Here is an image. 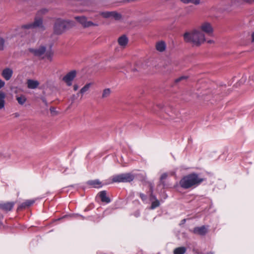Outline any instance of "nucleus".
<instances>
[{"instance_id":"obj_11","label":"nucleus","mask_w":254,"mask_h":254,"mask_svg":"<svg viewBox=\"0 0 254 254\" xmlns=\"http://www.w3.org/2000/svg\"><path fill=\"white\" fill-rule=\"evenodd\" d=\"M13 70L10 68H5L1 72V76L6 80H9L12 77Z\"/></svg>"},{"instance_id":"obj_38","label":"nucleus","mask_w":254,"mask_h":254,"mask_svg":"<svg viewBox=\"0 0 254 254\" xmlns=\"http://www.w3.org/2000/svg\"><path fill=\"white\" fill-rule=\"evenodd\" d=\"M3 218V216L2 214H0V227L2 225V223L1 222Z\"/></svg>"},{"instance_id":"obj_46","label":"nucleus","mask_w":254,"mask_h":254,"mask_svg":"<svg viewBox=\"0 0 254 254\" xmlns=\"http://www.w3.org/2000/svg\"><path fill=\"white\" fill-rule=\"evenodd\" d=\"M18 114L17 113H16L15 114V117H18Z\"/></svg>"},{"instance_id":"obj_7","label":"nucleus","mask_w":254,"mask_h":254,"mask_svg":"<svg viewBox=\"0 0 254 254\" xmlns=\"http://www.w3.org/2000/svg\"><path fill=\"white\" fill-rule=\"evenodd\" d=\"M76 76V71L72 70L67 73L64 77L63 80L66 83V85L70 86L72 84V81Z\"/></svg>"},{"instance_id":"obj_25","label":"nucleus","mask_w":254,"mask_h":254,"mask_svg":"<svg viewBox=\"0 0 254 254\" xmlns=\"http://www.w3.org/2000/svg\"><path fill=\"white\" fill-rule=\"evenodd\" d=\"M160 206V201L158 199L152 201L151 205V209H154Z\"/></svg>"},{"instance_id":"obj_21","label":"nucleus","mask_w":254,"mask_h":254,"mask_svg":"<svg viewBox=\"0 0 254 254\" xmlns=\"http://www.w3.org/2000/svg\"><path fill=\"white\" fill-rule=\"evenodd\" d=\"M91 83H87L85 85H84L80 90L79 93H77V95L79 94H81L83 95L84 93H85L86 92L88 91L91 87Z\"/></svg>"},{"instance_id":"obj_39","label":"nucleus","mask_w":254,"mask_h":254,"mask_svg":"<svg viewBox=\"0 0 254 254\" xmlns=\"http://www.w3.org/2000/svg\"><path fill=\"white\" fill-rule=\"evenodd\" d=\"M251 37H252V42L254 43V31L252 33Z\"/></svg>"},{"instance_id":"obj_19","label":"nucleus","mask_w":254,"mask_h":254,"mask_svg":"<svg viewBox=\"0 0 254 254\" xmlns=\"http://www.w3.org/2000/svg\"><path fill=\"white\" fill-rule=\"evenodd\" d=\"M187 252V248L185 247H180L175 249L173 251L174 254H185Z\"/></svg>"},{"instance_id":"obj_3","label":"nucleus","mask_w":254,"mask_h":254,"mask_svg":"<svg viewBox=\"0 0 254 254\" xmlns=\"http://www.w3.org/2000/svg\"><path fill=\"white\" fill-rule=\"evenodd\" d=\"M135 178V176L130 173H123L114 175L112 177V181L113 183H129L132 181Z\"/></svg>"},{"instance_id":"obj_22","label":"nucleus","mask_w":254,"mask_h":254,"mask_svg":"<svg viewBox=\"0 0 254 254\" xmlns=\"http://www.w3.org/2000/svg\"><path fill=\"white\" fill-rule=\"evenodd\" d=\"M167 177H168V174L167 173H163L161 176L160 178V184H161L164 188L166 187V184L164 180L165 179H166Z\"/></svg>"},{"instance_id":"obj_17","label":"nucleus","mask_w":254,"mask_h":254,"mask_svg":"<svg viewBox=\"0 0 254 254\" xmlns=\"http://www.w3.org/2000/svg\"><path fill=\"white\" fill-rule=\"evenodd\" d=\"M119 44L122 47H125L128 43V39L125 35H123L118 39Z\"/></svg>"},{"instance_id":"obj_41","label":"nucleus","mask_w":254,"mask_h":254,"mask_svg":"<svg viewBox=\"0 0 254 254\" xmlns=\"http://www.w3.org/2000/svg\"><path fill=\"white\" fill-rule=\"evenodd\" d=\"M50 111L52 113H54V112H55L56 111H55V108L54 107H51L50 108Z\"/></svg>"},{"instance_id":"obj_23","label":"nucleus","mask_w":254,"mask_h":254,"mask_svg":"<svg viewBox=\"0 0 254 254\" xmlns=\"http://www.w3.org/2000/svg\"><path fill=\"white\" fill-rule=\"evenodd\" d=\"M16 100L20 105H23L26 101V98L24 95L16 97Z\"/></svg>"},{"instance_id":"obj_10","label":"nucleus","mask_w":254,"mask_h":254,"mask_svg":"<svg viewBox=\"0 0 254 254\" xmlns=\"http://www.w3.org/2000/svg\"><path fill=\"white\" fill-rule=\"evenodd\" d=\"M15 204L14 202L0 203V209L6 212L11 211Z\"/></svg>"},{"instance_id":"obj_35","label":"nucleus","mask_w":254,"mask_h":254,"mask_svg":"<svg viewBox=\"0 0 254 254\" xmlns=\"http://www.w3.org/2000/svg\"><path fill=\"white\" fill-rule=\"evenodd\" d=\"M156 199H157L156 196L155 195H154L153 192L150 193V200L152 201L153 200H154Z\"/></svg>"},{"instance_id":"obj_13","label":"nucleus","mask_w":254,"mask_h":254,"mask_svg":"<svg viewBox=\"0 0 254 254\" xmlns=\"http://www.w3.org/2000/svg\"><path fill=\"white\" fill-rule=\"evenodd\" d=\"M35 201L34 200H26L24 202L21 203L17 207V210H21L22 209H25L27 207H28L32 205Z\"/></svg>"},{"instance_id":"obj_45","label":"nucleus","mask_w":254,"mask_h":254,"mask_svg":"<svg viewBox=\"0 0 254 254\" xmlns=\"http://www.w3.org/2000/svg\"><path fill=\"white\" fill-rule=\"evenodd\" d=\"M207 42L209 43H211L213 42V41H211V40H209V41H207Z\"/></svg>"},{"instance_id":"obj_18","label":"nucleus","mask_w":254,"mask_h":254,"mask_svg":"<svg viewBox=\"0 0 254 254\" xmlns=\"http://www.w3.org/2000/svg\"><path fill=\"white\" fill-rule=\"evenodd\" d=\"M156 49L159 52H163L166 49L165 43L163 41H160L156 43Z\"/></svg>"},{"instance_id":"obj_40","label":"nucleus","mask_w":254,"mask_h":254,"mask_svg":"<svg viewBox=\"0 0 254 254\" xmlns=\"http://www.w3.org/2000/svg\"><path fill=\"white\" fill-rule=\"evenodd\" d=\"M78 89V86L77 84H74L73 85V90L74 91H76Z\"/></svg>"},{"instance_id":"obj_30","label":"nucleus","mask_w":254,"mask_h":254,"mask_svg":"<svg viewBox=\"0 0 254 254\" xmlns=\"http://www.w3.org/2000/svg\"><path fill=\"white\" fill-rule=\"evenodd\" d=\"M112 14V12H104L102 13V15L103 17L105 18H110L111 17Z\"/></svg>"},{"instance_id":"obj_33","label":"nucleus","mask_w":254,"mask_h":254,"mask_svg":"<svg viewBox=\"0 0 254 254\" xmlns=\"http://www.w3.org/2000/svg\"><path fill=\"white\" fill-rule=\"evenodd\" d=\"M48 9L46 8H43L38 12V14H44L48 12Z\"/></svg>"},{"instance_id":"obj_2","label":"nucleus","mask_w":254,"mask_h":254,"mask_svg":"<svg viewBox=\"0 0 254 254\" xmlns=\"http://www.w3.org/2000/svg\"><path fill=\"white\" fill-rule=\"evenodd\" d=\"M184 40L186 42H191L198 46L205 41L204 34L198 30H194L191 32H186L184 34Z\"/></svg>"},{"instance_id":"obj_8","label":"nucleus","mask_w":254,"mask_h":254,"mask_svg":"<svg viewBox=\"0 0 254 254\" xmlns=\"http://www.w3.org/2000/svg\"><path fill=\"white\" fill-rule=\"evenodd\" d=\"M200 29L202 32H205L209 36H211L213 34V28L210 23L208 22L202 23L200 27Z\"/></svg>"},{"instance_id":"obj_42","label":"nucleus","mask_w":254,"mask_h":254,"mask_svg":"<svg viewBox=\"0 0 254 254\" xmlns=\"http://www.w3.org/2000/svg\"><path fill=\"white\" fill-rule=\"evenodd\" d=\"M168 114H169V115L170 117H173V114H175V112H174L173 110H171V114H169V113H168Z\"/></svg>"},{"instance_id":"obj_37","label":"nucleus","mask_w":254,"mask_h":254,"mask_svg":"<svg viewBox=\"0 0 254 254\" xmlns=\"http://www.w3.org/2000/svg\"><path fill=\"white\" fill-rule=\"evenodd\" d=\"M5 85V82L0 79V89L3 87Z\"/></svg>"},{"instance_id":"obj_34","label":"nucleus","mask_w":254,"mask_h":254,"mask_svg":"<svg viewBox=\"0 0 254 254\" xmlns=\"http://www.w3.org/2000/svg\"><path fill=\"white\" fill-rule=\"evenodd\" d=\"M186 78H187V77L186 76H184L180 77L177 78L175 80V82L176 83H178V82H180L181 81H182V80L186 79Z\"/></svg>"},{"instance_id":"obj_29","label":"nucleus","mask_w":254,"mask_h":254,"mask_svg":"<svg viewBox=\"0 0 254 254\" xmlns=\"http://www.w3.org/2000/svg\"><path fill=\"white\" fill-rule=\"evenodd\" d=\"M111 17L114 18L115 20H118L121 18V15L115 11H112Z\"/></svg>"},{"instance_id":"obj_32","label":"nucleus","mask_w":254,"mask_h":254,"mask_svg":"<svg viewBox=\"0 0 254 254\" xmlns=\"http://www.w3.org/2000/svg\"><path fill=\"white\" fill-rule=\"evenodd\" d=\"M139 195L143 201H144L147 199V196L145 194L143 193H139Z\"/></svg>"},{"instance_id":"obj_20","label":"nucleus","mask_w":254,"mask_h":254,"mask_svg":"<svg viewBox=\"0 0 254 254\" xmlns=\"http://www.w3.org/2000/svg\"><path fill=\"white\" fill-rule=\"evenodd\" d=\"M5 97V94L2 92H0V110L4 107Z\"/></svg>"},{"instance_id":"obj_24","label":"nucleus","mask_w":254,"mask_h":254,"mask_svg":"<svg viewBox=\"0 0 254 254\" xmlns=\"http://www.w3.org/2000/svg\"><path fill=\"white\" fill-rule=\"evenodd\" d=\"M111 94V90L109 88H106L104 89L103 91V93L102 95V98H105L110 96Z\"/></svg>"},{"instance_id":"obj_1","label":"nucleus","mask_w":254,"mask_h":254,"mask_svg":"<svg viewBox=\"0 0 254 254\" xmlns=\"http://www.w3.org/2000/svg\"><path fill=\"white\" fill-rule=\"evenodd\" d=\"M203 179L199 177L196 173H191L184 176L180 181V186L184 189L195 187L200 184Z\"/></svg>"},{"instance_id":"obj_15","label":"nucleus","mask_w":254,"mask_h":254,"mask_svg":"<svg viewBox=\"0 0 254 254\" xmlns=\"http://www.w3.org/2000/svg\"><path fill=\"white\" fill-rule=\"evenodd\" d=\"M87 184L95 188L102 187V183L99 180H89L87 182Z\"/></svg>"},{"instance_id":"obj_27","label":"nucleus","mask_w":254,"mask_h":254,"mask_svg":"<svg viewBox=\"0 0 254 254\" xmlns=\"http://www.w3.org/2000/svg\"><path fill=\"white\" fill-rule=\"evenodd\" d=\"M53 56V52L51 51H47L45 52L46 57L50 61L52 60V57Z\"/></svg>"},{"instance_id":"obj_5","label":"nucleus","mask_w":254,"mask_h":254,"mask_svg":"<svg viewBox=\"0 0 254 254\" xmlns=\"http://www.w3.org/2000/svg\"><path fill=\"white\" fill-rule=\"evenodd\" d=\"M66 27L65 21L59 18L56 21L54 25V32L57 34H61Z\"/></svg>"},{"instance_id":"obj_44","label":"nucleus","mask_w":254,"mask_h":254,"mask_svg":"<svg viewBox=\"0 0 254 254\" xmlns=\"http://www.w3.org/2000/svg\"><path fill=\"white\" fill-rule=\"evenodd\" d=\"M214 254V253L213 252H208L207 253V254Z\"/></svg>"},{"instance_id":"obj_14","label":"nucleus","mask_w":254,"mask_h":254,"mask_svg":"<svg viewBox=\"0 0 254 254\" xmlns=\"http://www.w3.org/2000/svg\"><path fill=\"white\" fill-rule=\"evenodd\" d=\"M193 233L196 234L203 236L207 233V229L204 226L196 227L194 228Z\"/></svg>"},{"instance_id":"obj_16","label":"nucleus","mask_w":254,"mask_h":254,"mask_svg":"<svg viewBox=\"0 0 254 254\" xmlns=\"http://www.w3.org/2000/svg\"><path fill=\"white\" fill-rule=\"evenodd\" d=\"M27 87L29 89H35L39 85V82L37 80L28 79L27 81Z\"/></svg>"},{"instance_id":"obj_31","label":"nucleus","mask_w":254,"mask_h":254,"mask_svg":"<svg viewBox=\"0 0 254 254\" xmlns=\"http://www.w3.org/2000/svg\"><path fill=\"white\" fill-rule=\"evenodd\" d=\"M146 183L148 185L149 188L150 193L153 192L154 185L152 182H147Z\"/></svg>"},{"instance_id":"obj_36","label":"nucleus","mask_w":254,"mask_h":254,"mask_svg":"<svg viewBox=\"0 0 254 254\" xmlns=\"http://www.w3.org/2000/svg\"><path fill=\"white\" fill-rule=\"evenodd\" d=\"M245 2L249 4H252L254 2V0H242Z\"/></svg>"},{"instance_id":"obj_4","label":"nucleus","mask_w":254,"mask_h":254,"mask_svg":"<svg viewBox=\"0 0 254 254\" xmlns=\"http://www.w3.org/2000/svg\"><path fill=\"white\" fill-rule=\"evenodd\" d=\"M37 28H40L42 30H44L42 18L36 16L33 22L22 25L21 27V30L26 32L27 30L34 29Z\"/></svg>"},{"instance_id":"obj_43","label":"nucleus","mask_w":254,"mask_h":254,"mask_svg":"<svg viewBox=\"0 0 254 254\" xmlns=\"http://www.w3.org/2000/svg\"><path fill=\"white\" fill-rule=\"evenodd\" d=\"M250 78L251 80H252L253 81H254V74L252 75V76H251L250 77Z\"/></svg>"},{"instance_id":"obj_26","label":"nucleus","mask_w":254,"mask_h":254,"mask_svg":"<svg viewBox=\"0 0 254 254\" xmlns=\"http://www.w3.org/2000/svg\"><path fill=\"white\" fill-rule=\"evenodd\" d=\"M181 1L185 3L191 2L195 4H197L200 2V0H181Z\"/></svg>"},{"instance_id":"obj_9","label":"nucleus","mask_w":254,"mask_h":254,"mask_svg":"<svg viewBox=\"0 0 254 254\" xmlns=\"http://www.w3.org/2000/svg\"><path fill=\"white\" fill-rule=\"evenodd\" d=\"M46 47L44 46H40L38 49H35L30 48L29 51L32 53L34 56L40 57L43 55L46 52Z\"/></svg>"},{"instance_id":"obj_12","label":"nucleus","mask_w":254,"mask_h":254,"mask_svg":"<svg viewBox=\"0 0 254 254\" xmlns=\"http://www.w3.org/2000/svg\"><path fill=\"white\" fill-rule=\"evenodd\" d=\"M98 195L102 202H105L106 203H109L110 202V198L107 196V192L106 190L101 191L98 193Z\"/></svg>"},{"instance_id":"obj_6","label":"nucleus","mask_w":254,"mask_h":254,"mask_svg":"<svg viewBox=\"0 0 254 254\" xmlns=\"http://www.w3.org/2000/svg\"><path fill=\"white\" fill-rule=\"evenodd\" d=\"M75 19L84 27H88L92 26L97 25V24H94L90 21H87V18L84 16H76L75 17Z\"/></svg>"},{"instance_id":"obj_28","label":"nucleus","mask_w":254,"mask_h":254,"mask_svg":"<svg viewBox=\"0 0 254 254\" xmlns=\"http://www.w3.org/2000/svg\"><path fill=\"white\" fill-rule=\"evenodd\" d=\"M5 40L3 38L0 37V51H3L4 49Z\"/></svg>"}]
</instances>
